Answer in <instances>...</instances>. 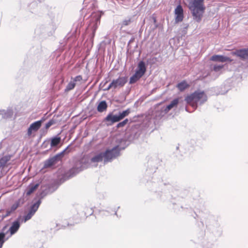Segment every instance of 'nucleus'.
Segmentation results:
<instances>
[{
  "label": "nucleus",
  "mask_w": 248,
  "mask_h": 248,
  "mask_svg": "<svg viewBox=\"0 0 248 248\" xmlns=\"http://www.w3.org/2000/svg\"><path fill=\"white\" fill-rule=\"evenodd\" d=\"M11 156L9 155L4 156L0 159V169H3L7 166V162L10 160Z\"/></svg>",
  "instance_id": "14"
},
{
  "label": "nucleus",
  "mask_w": 248,
  "mask_h": 248,
  "mask_svg": "<svg viewBox=\"0 0 248 248\" xmlns=\"http://www.w3.org/2000/svg\"><path fill=\"white\" fill-rule=\"evenodd\" d=\"M1 244H0V248H1Z\"/></svg>",
  "instance_id": "33"
},
{
  "label": "nucleus",
  "mask_w": 248,
  "mask_h": 248,
  "mask_svg": "<svg viewBox=\"0 0 248 248\" xmlns=\"http://www.w3.org/2000/svg\"><path fill=\"white\" fill-rule=\"evenodd\" d=\"M20 227V224L18 221H14L11 227L9 229L11 235L15 234L19 229Z\"/></svg>",
  "instance_id": "13"
},
{
  "label": "nucleus",
  "mask_w": 248,
  "mask_h": 248,
  "mask_svg": "<svg viewBox=\"0 0 248 248\" xmlns=\"http://www.w3.org/2000/svg\"><path fill=\"white\" fill-rule=\"evenodd\" d=\"M43 121V120H40L31 124L28 129V135L30 136L32 134V131H37L41 126Z\"/></svg>",
  "instance_id": "8"
},
{
  "label": "nucleus",
  "mask_w": 248,
  "mask_h": 248,
  "mask_svg": "<svg viewBox=\"0 0 248 248\" xmlns=\"http://www.w3.org/2000/svg\"><path fill=\"white\" fill-rule=\"evenodd\" d=\"M62 154L63 153L60 154H57L52 157H51L46 160L44 163V167L45 168H47L55 165L58 161L61 159V158L62 156Z\"/></svg>",
  "instance_id": "5"
},
{
  "label": "nucleus",
  "mask_w": 248,
  "mask_h": 248,
  "mask_svg": "<svg viewBox=\"0 0 248 248\" xmlns=\"http://www.w3.org/2000/svg\"><path fill=\"white\" fill-rule=\"evenodd\" d=\"M89 156L88 155H84L80 160V163L83 165H86L88 163Z\"/></svg>",
  "instance_id": "24"
},
{
  "label": "nucleus",
  "mask_w": 248,
  "mask_h": 248,
  "mask_svg": "<svg viewBox=\"0 0 248 248\" xmlns=\"http://www.w3.org/2000/svg\"><path fill=\"white\" fill-rule=\"evenodd\" d=\"M131 21L130 19L128 20H124L123 21L122 25L124 26H127L131 23Z\"/></svg>",
  "instance_id": "31"
},
{
  "label": "nucleus",
  "mask_w": 248,
  "mask_h": 248,
  "mask_svg": "<svg viewBox=\"0 0 248 248\" xmlns=\"http://www.w3.org/2000/svg\"><path fill=\"white\" fill-rule=\"evenodd\" d=\"M179 103V99L178 98H176L172 100L171 103L167 106L166 108H165V111H169L170 110L171 108H172L173 107L176 106Z\"/></svg>",
  "instance_id": "19"
},
{
  "label": "nucleus",
  "mask_w": 248,
  "mask_h": 248,
  "mask_svg": "<svg viewBox=\"0 0 248 248\" xmlns=\"http://www.w3.org/2000/svg\"><path fill=\"white\" fill-rule=\"evenodd\" d=\"M76 86V83L74 81H70L67 85L65 91L69 92L70 90H73Z\"/></svg>",
  "instance_id": "23"
},
{
  "label": "nucleus",
  "mask_w": 248,
  "mask_h": 248,
  "mask_svg": "<svg viewBox=\"0 0 248 248\" xmlns=\"http://www.w3.org/2000/svg\"><path fill=\"white\" fill-rule=\"evenodd\" d=\"M128 122V119H125L123 122L118 123L117 125V128L123 127Z\"/></svg>",
  "instance_id": "25"
},
{
  "label": "nucleus",
  "mask_w": 248,
  "mask_h": 248,
  "mask_svg": "<svg viewBox=\"0 0 248 248\" xmlns=\"http://www.w3.org/2000/svg\"><path fill=\"white\" fill-rule=\"evenodd\" d=\"M104 159L103 153H101L91 158L92 162H101Z\"/></svg>",
  "instance_id": "18"
},
{
  "label": "nucleus",
  "mask_w": 248,
  "mask_h": 248,
  "mask_svg": "<svg viewBox=\"0 0 248 248\" xmlns=\"http://www.w3.org/2000/svg\"><path fill=\"white\" fill-rule=\"evenodd\" d=\"M126 78L124 77H119L118 78L113 80L111 83L109 85L108 87L106 90H108L110 89L113 88L114 89L118 87H123L126 83Z\"/></svg>",
  "instance_id": "4"
},
{
  "label": "nucleus",
  "mask_w": 248,
  "mask_h": 248,
  "mask_svg": "<svg viewBox=\"0 0 248 248\" xmlns=\"http://www.w3.org/2000/svg\"><path fill=\"white\" fill-rule=\"evenodd\" d=\"M210 60L214 62H231L232 60L227 57H225L222 55H214L212 56Z\"/></svg>",
  "instance_id": "9"
},
{
  "label": "nucleus",
  "mask_w": 248,
  "mask_h": 248,
  "mask_svg": "<svg viewBox=\"0 0 248 248\" xmlns=\"http://www.w3.org/2000/svg\"><path fill=\"white\" fill-rule=\"evenodd\" d=\"M131 112V110L130 108H127V109L123 111L122 112L119 113L118 116L120 119V120L123 119L125 117L127 116Z\"/></svg>",
  "instance_id": "20"
},
{
  "label": "nucleus",
  "mask_w": 248,
  "mask_h": 248,
  "mask_svg": "<svg viewBox=\"0 0 248 248\" xmlns=\"http://www.w3.org/2000/svg\"><path fill=\"white\" fill-rule=\"evenodd\" d=\"M189 85L186 82V80H183L177 85V88L181 92L184 91L186 89L189 88Z\"/></svg>",
  "instance_id": "15"
},
{
  "label": "nucleus",
  "mask_w": 248,
  "mask_h": 248,
  "mask_svg": "<svg viewBox=\"0 0 248 248\" xmlns=\"http://www.w3.org/2000/svg\"><path fill=\"white\" fill-rule=\"evenodd\" d=\"M141 77L135 72L130 79V83L132 84L137 82Z\"/></svg>",
  "instance_id": "22"
},
{
  "label": "nucleus",
  "mask_w": 248,
  "mask_h": 248,
  "mask_svg": "<svg viewBox=\"0 0 248 248\" xmlns=\"http://www.w3.org/2000/svg\"><path fill=\"white\" fill-rule=\"evenodd\" d=\"M103 154L104 157V162L110 161L113 158L119 155L120 150L119 146H116L111 149H107L104 153H103Z\"/></svg>",
  "instance_id": "3"
},
{
  "label": "nucleus",
  "mask_w": 248,
  "mask_h": 248,
  "mask_svg": "<svg viewBox=\"0 0 248 248\" xmlns=\"http://www.w3.org/2000/svg\"><path fill=\"white\" fill-rule=\"evenodd\" d=\"M55 124V121L53 120H50L46 124L45 128L46 129H48L52 125Z\"/></svg>",
  "instance_id": "27"
},
{
  "label": "nucleus",
  "mask_w": 248,
  "mask_h": 248,
  "mask_svg": "<svg viewBox=\"0 0 248 248\" xmlns=\"http://www.w3.org/2000/svg\"><path fill=\"white\" fill-rule=\"evenodd\" d=\"M188 8L191 11L193 19L200 22L203 17L205 10V0H187Z\"/></svg>",
  "instance_id": "1"
},
{
  "label": "nucleus",
  "mask_w": 248,
  "mask_h": 248,
  "mask_svg": "<svg viewBox=\"0 0 248 248\" xmlns=\"http://www.w3.org/2000/svg\"><path fill=\"white\" fill-rule=\"evenodd\" d=\"M39 186V184H37L36 185H30L28 187L26 190V195L27 196L30 195L32 193H33Z\"/></svg>",
  "instance_id": "16"
},
{
  "label": "nucleus",
  "mask_w": 248,
  "mask_h": 248,
  "mask_svg": "<svg viewBox=\"0 0 248 248\" xmlns=\"http://www.w3.org/2000/svg\"><path fill=\"white\" fill-rule=\"evenodd\" d=\"M175 22L177 23L181 22L184 18V11L181 5H178L175 9Z\"/></svg>",
  "instance_id": "7"
},
{
  "label": "nucleus",
  "mask_w": 248,
  "mask_h": 248,
  "mask_svg": "<svg viewBox=\"0 0 248 248\" xmlns=\"http://www.w3.org/2000/svg\"><path fill=\"white\" fill-rule=\"evenodd\" d=\"M223 67V65H215L214 66V70L215 71H218L221 69Z\"/></svg>",
  "instance_id": "29"
},
{
  "label": "nucleus",
  "mask_w": 248,
  "mask_h": 248,
  "mask_svg": "<svg viewBox=\"0 0 248 248\" xmlns=\"http://www.w3.org/2000/svg\"><path fill=\"white\" fill-rule=\"evenodd\" d=\"M61 139L60 137H55L51 139L50 146L51 147H55L57 146L61 142Z\"/></svg>",
  "instance_id": "21"
},
{
  "label": "nucleus",
  "mask_w": 248,
  "mask_h": 248,
  "mask_svg": "<svg viewBox=\"0 0 248 248\" xmlns=\"http://www.w3.org/2000/svg\"><path fill=\"white\" fill-rule=\"evenodd\" d=\"M12 212H13L12 211V210L10 209H7L6 210V214L5 217L9 216Z\"/></svg>",
  "instance_id": "32"
},
{
  "label": "nucleus",
  "mask_w": 248,
  "mask_h": 248,
  "mask_svg": "<svg viewBox=\"0 0 248 248\" xmlns=\"http://www.w3.org/2000/svg\"><path fill=\"white\" fill-rule=\"evenodd\" d=\"M105 121L108 122V125H111L113 124L119 122L120 119L118 115H113L112 113H109L105 119Z\"/></svg>",
  "instance_id": "10"
},
{
  "label": "nucleus",
  "mask_w": 248,
  "mask_h": 248,
  "mask_svg": "<svg viewBox=\"0 0 248 248\" xmlns=\"http://www.w3.org/2000/svg\"><path fill=\"white\" fill-rule=\"evenodd\" d=\"M82 80V77L81 76L79 75L76 76L74 79V82L75 83L77 81H80Z\"/></svg>",
  "instance_id": "30"
},
{
  "label": "nucleus",
  "mask_w": 248,
  "mask_h": 248,
  "mask_svg": "<svg viewBox=\"0 0 248 248\" xmlns=\"http://www.w3.org/2000/svg\"><path fill=\"white\" fill-rule=\"evenodd\" d=\"M108 106L105 101H102L98 104L97 109L98 112H102L107 108Z\"/></svg>",
  "instance_id": "17"
},
{
  "label": "nucleus",
  "mask_w": 248,
  "mask_h": 248,
  "mask_svg": "<svg viewBox=\"0 0 248 248\" xmlns=\"http://www.w3.org/2000/svg\"><path fill=\"white\" fill-rule=\"evenodd\" d=\"M19 205V202H16L12 205L10 209L12 210V211L14 212L18 207Z\"/></svg>",
  "instance_id": "26"
},
{
  "label": "nucleus",
  "mask_w": 248,
  "mask_h": 248,
  "mask_svg": "<svg viewBox=\"0 0 248 248\" xmlns=\"http://www.w3.org/2000/svg\"><path fill=\"white\" fill-rule=\"evenodd\" d=\"M40 205V202H37L33 204L31 207L29 211V213L25 216L24 220L25 222L30 219L31 217L33 216L36 211L38 210L39 206Z\"/></svg>",
  "instance_id": "6"
},
{
  "label": "nucleus",
  "mask_w": 248,
  "mask_h": 248,
  "mask_svg": "<svg viewBox=\"0 0 248 248\" xmlns=\"http://www.w3.org/2000/svg\"><path fill=\"white\" fill-rule=\"evenodd\" d=\"M207 100V97L203 91H197L193 93L187 95L185 100L187 104L191 105L192 107L196 108L197 107V103L200 102L202 104Z\"/></svg>",
  "instance_id": "2"
},
{
  "label": "nucleus",
  "mask_w": 248,
  "mask_h": 248,
  "mask_svg": "<svg viewBox=\"0 0 248 248\" xmlns=\"http://www.w3.org/2000/svg\"><path fill=\"white\" fill-rule=\"evenodd\" d=\"M232 54L239 57L243 60L248 59V49H241L233 52Z\"/></svg>",
  "instance_id": "11"
},
{
  "label": "nucleus",
  "mask_w": 248,
  "mask_h": 248,
  "mask_svg": "<svg viewBox=\"0 0 248 248\" xmlns=\"http://www.w3.org/2000/svg\"><path fill=\"white\" fill-rule=\"evenodd\" d=\"M4 237H5V234L2 232L0 233V244H1V247L2 246L4 242Z\"/></svg>",
  "instance_id": "28"
},
{
  "label": "nucleus",
  "mask_w": 248,
  "mask_h": 248,
  "mask_svg": "<svg viewBox=\"0 0 248 248\" xmlns=\"http://www.w3.org/2000/svg\"><path fill=\"white\" fill-rule=\"evenodd\" d=\"M146 69L144 62L143 61L140 62L138 66V70L136 71V73L141 77L145 74Z\"/></svg>",
  "instance_id": "12"
}]
</instances>
